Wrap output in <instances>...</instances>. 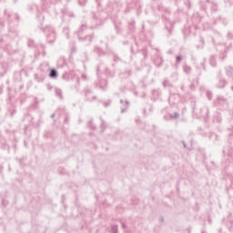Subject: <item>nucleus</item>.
<instances>
[{"instance_id":"obj_31","label":"nucleus","mask_w":233,"mask_h":233,"mask_svg":"<svg viewBox=\"0 0 233 233\" xmlns=\"http://www.w3.org/2000/svg\"><path fill=\"white\" fill-rule=\"evenodd\" d=\"M121 24H115L116 34H121Z\"/></svg>"},{"instance_id":"obj_5","label":"nucleus","mask_w":233,"mask_h":233,"mask_svg":"<svg viewBox=\"0 0 233 233\" xmlns=\"http://www.w3.org/2000/svg\"><path fill=\"white\" fill-rule=\"evenodd\" d=\"M162 19L165 20V27L167 30L169 35L172 34V30H174V22L170 21V18L162 15Z\"/></svg>"},{"instance_id":"obj_8","label":"nucleus","mask_w":233,"mask_h":233,"mask_svg":"<svg viewBox=\"0 0 233 233\" xmlns=\"http://www.w3.org/2000/svg\"><path fill=\"white\" fill-rule=\"evenodd\" d=\"M206 65H207V58H204L203 61L200 63V66H197L196 69L198 72V77H199V76H201V68H202V70H204V72H207Z\"/></svg>"},{"instance_id":"obj_25","label":"nucleus","mask_w":233,"mask_h":233,"mask_svg":"<svg viewBox=\"0 0 233 233\" xmlns=\"http://www.w3.org/2000/svg\"><path fill=\"white\" fill-rule=\"evenodd\" d=\"M183 71L185 72V74H190V72H192V67H190L187 65H185L183 66Z\"/></svg>"},{"instance_id":"obj_26","label":"nucleus","mask_w":233,"mask_h":233,"mask_svg":"<svg viewBox=\"0 0 233 233\" xmlns=\"http://www.w3.org/2000/svg\"><path fill=\"white\" fill-rule=\"evenodd\" d=\"M62 79L64 81H70V73L66 72L62 75Z\"/></svg>"},{"instance_id":"obj_63","label":"nucleus","mask_w":233,"mask_h":233,"mask_svg":"<svg viewBox=\"0 0 233 233\" xmlns=\"http://www.w3.org/2000/svg\"><path fill=\"white\" fill-rule=\"evenodd\" d=\"M0 26H5V22H0Z\"/></svg>"},{"instance_id":"obj_11","label":"nucleus","mask_w":233,"mask_h":233,"mask_svg":"<svg viewBox=\"0 0 233 233\" xmlns=\"http://www.w3.org/2000/svg\"><path fill=\"white\" fill-rule=\"evenodd\" d=\"M93 52H94V54H96V56H98V57H103V56H106V53L105 51H103V49L99 46H95Z\"/></svg>"},{"instance_id":"obj_7","label":"nucleus","mask_w":233,"mask_h":233,"mask_svg":"<svg viewBox=\"0 0 233 233\" xmlns=\"http://www.w3.org/2000/svg\"><path fill=\"white\" fill-rule=\"evenodd\" d=\"M202 19H203V16H201V15H199V13L193 14V15L191 17V21H192L193 25H199L201 23Z\"/></svg>"},{"instance_id":"obj_52","label":"nucleus","mask_w":233,"mask_h":233,"mask_svg":"<svg viewBox=\"0 0 233 233\" xmlns=\"http://www.w3.org/2000/svg\"><path fill=\"white\" fill-rule=\"evenodd\" d=\"M86 96H88V94H92V90L90 89H86Z\"/></svg>"},{"instance_id":"obj_39","label":"nucleus","mask_w":233,"mask_h":233,"mask_svg":"<svg viewBox=\"0 0 233 233\" xmlns=\"http://www.w3.org/2000/svg\"><path fill=\"white\" fill-rule=\"evenodd\" d=\"M27 46H29L30 48L34 47V40L29 39L27 43Z\"/></svg>"},{"instance_id":"obj_10","label":"nucleus","mask_w":233,"mask_h":233,"mask_svg":"<svg viewBox=\"0 0 233 233\" xmlns=\"http://www.w3.org/2000/svg\"><path fill=\"white\" fill-rule=\"evenodd\" d=\"M130 76H132V69H130V68L125 69L124 72L120 73V77H122V79H128V77H130Z\"/></svg>"},{"instance_id":"obj_1","label":"nucleus","mask_w":233,"mask_h":233,"mask_svg":"<svg viewBox=\"0 0 233 233\" xmlns=\"http://www.w3.org/2000/svg\"><path fill=\"white\" fill-rule=\"evenodd\" d=\"M92 18L93 22L91 25H89L90 30H96L97 26H101L106 21V13L105 12H97V13H92Z\"/></svg>"},{"instance_id":"obj_9","label":"nucleus","mask_w":233,"mask_h":233,"mask_svg":"<svg viewBox=\"0 0 233 233\" xmlns=\"http://www.w3.org/2000/svg\"><path fill=\"white\" fill-rule=\"evenodd\" d=\"M120 104L122 105L120 106L121 108V114H125L127 110H128V106L130 105V102L128 100L123 101V99H120Z\"/></svg>"},{"instance_id":"obj_54","label":"nucleus","mask_w":233,"mask_h":233,"mask_svg":"<svg viewBox=\"0 0 233 233\" xmlns=\"http://www.w3.org/2000/svg\"><path fill=\"white\" fill-rule=\"evenodd\" d=\"M167 85H168V80H164L163 81V86H167Z\"/></svg>"},{"instance_id":"obj_18","label":"nucleus","mask_w":233,"mask_h":233,"mask_svg":"<svg viewBox=\"0 0 233 233\" xmlns=\"http://www.w3.org/2000/svg\"><path fill=\"white\" fill-rule=\"evenodd\" d=\"M49 77H51V79H57V70L51 69L49 72Z\"/></svg>"},{"instance_id":"obj_27","label":"nucleus","mask_w":233,"mask_h":233,"mask_svg":"<svg viewBox=\"0 0 233 233\" xmlns=\"http://www.w3.org/2000/svg\"><path fill=\"white\" fill-rule=\"evenodd\" d=\"M209 65H210L211 66H216V65H218V63L216 62V57H215V56H211V57L209 58Z\"/></svg>"},{"instance_id":"obj_13","label":"nucleus","mask_w":233,"mask_h":233,"mask_svg":"<svg viewBox=\"0 0 233 233\" xmlns=\"http://www.w3.org/2000/svg\"><path fill=\"white\" fill-rule=\"evenodd\" d=\"M228 82L224 78H219L218 82L217 83L216 86L217 88L223 89L225 86H227Z\"/></svg>"},{"instance_id":"obj_50","label":"nucleus","mask_w":233,"mask_h":233,"mask_svg":"<svg viewBox=\"0 0 233 233\" xmlns=\"http://www.w3.org/2000/svg\"><path fill=\"white\" fill-rule=\"evenodd\" d=\"M39 46H40V48H42V50H43V52H44V56H45V54H46V53H45V48H46L45 45L40 44Z\"/></svg>"},{"instance_id":"obj_61","label":"nucleus","mask_w":233,"mask_h":233,"mask_svg":"<svg viewBox=\"0 0 233 233\" xmlns=\"http://www.w3.org/2000/svg\"><path fill=\"white\" fill-rule=\"evenodd\" d=\"M122 228H127V224L122 223Z\"/></svg>"},{"instance_id":"obj_44","label":"nucleus","mask_w":233,"mask_h":233,"mask_svg":"<svg viewBox=\"0 0 233 233\" xmlns=\"http://www.w3.org/2000/svg\"><path fill=\"white\" fill-rule=\"evenodd\" d=\"M89 127L90 128H92V130H96V126H94V124L92 123V120L89 121Z\"/></svg>"},{"instance_id":"obj_19","label":"nucleus","mask_w":233,"mask_h":233,"mask_svg":"<svg viewBox=\"0 0 233 233\" xmlns=\"http://www.w3.org/2000/svg\"><path fill=\"white\" fill-rule=\"evenodd\" d=\"M55 94L59 97V99H63V91L59 87L55 88Z\"/></svg>"},{"instance_id":"obj_48","label":"nucleus","mask_w":233,"mask_h":233,"mask_svg":"<svg viewBox=\"0 0 233 233\" xmlns=\"http://www.w3.org/2000/svg\"><path fill=\"white\" fill-rule=\"evenodd\" d=\"M176 61H177V65L181 63V56H177V58H176Z\"/></svg>"},{"instance_id":"obj_6","label":"nucleus","mask_w":233,"mask_h":233,"mask_svg":"<svg viewBox=\"0 0 233 233\" xmlns=\"http://www.w3.org/2000/svg\"><path fill=\"white\" fill-rule=\"evenodd\" d=\"M153 63L155 66H157V68L163 66L164 60H163V57L161 56V55L157 54L155 56V57L153 58Z\"/></svg>"},{"instance_id":"obj_46","label":"nucleus","mask_w":233,"mask_h":233,"mask_svg":"<svg viewBox=\"0 0 233 233\" xmlns=\"http://www.w3.org/2000/svg\"><path fill=\"white\" fill-rule=\"evenodd\" d=\"M76 46H73L71 47V54H76Z\"/></svg>"},{"instance_id":"obj_58","label":"nucleus","mask_w":233,"mask_h":233,"mask_svg":"<svg viewBox=\"0 0 233 233\" xmlns=\"http://www.w3.org/2000/svg\"><path fill=\"white\" fill-rule=\"evenodd\" d=\"M44 1L45 3H54V0H42Z\"/></svg>"},{"instance_id":"obj_62","label":"nucleus","mask_w":233,"mask_h":233,"mask_svg":"<svg viewBox=\"0 0 233 233\" xmlns=\"http://www.w3.org/2000/svg\"><path fill=\"white\" fill-rule=\"evenodd\" d=\"M55 117H56V113H53V114L51 115V118L54 119Z\"/></svg>"},{"instance_id":"obj_16","label":"nucleus","mask_w":233,"mask_h":233,"mask_svg":"<svg viewBox=\"0 0 233 233\" xmlns=\"http://www.w3.org/2000/svg\"><path fill=\"white\" fill-rule=\"evenodd\" d=\"M18 32H17V29H12V28H10L9 29V32H8V37L10 38V39H15V37H17V35H18Z\"/></svg>"},{"instance_id":"obj_4","label":"nucleus","mask_w":233,"mask_h":233,"mask_svg":"<svg viewBox=\"0 0 233 233\" xmlns=\"http://www.w3.org/2000/svg\"><path fill=\"white\" fill-rule=\"evenodd\" d=\"M213 105L214 106L224 108V106H228V99L223 96H218Z\"/></svg>"},{"instance_id":"obj_14","label":"nucleus","mask_w":233,"mask_h":233,"mask_svg":"<svg viewBox=\"0 0 233 233\" xmlns=\"http://www.w3.org/2000/svg\"><path fill=\"white\" fill-rule=\"evenodd\" d=\"M62 14L64 16H67V17H74V13L70 11V9H68V7H64L62 9Z\"/></svg>"},{"instance_id":"obj_35","label":"nucleus","mask_w":233,"mask_h":233,"mask_svg":"<svg viewBox=\"0 0 233 233\" xmlns=\"http://www.w3.org/2000/svg\"><path fill=\"white\" fill-rule=\"evenodd\" d=\"M206 96H207L208 101L212 100V91H207Z\"/></svg>"},{"instance_id":"obj_64","label":"nucleus","mask_w":233,"mask_h":233,"mask_svg":"<svg viewBox=\"0 0 233 233\" xmlns=\"http://www.w3.org/2000/svg\"><path fill=\"white\" fill-rule=\"evenodd\" d=\"M159 23V17H157V21L155 22V25H157Z\"/></svg>"},{"instance_id":"obj_34","label":"nucleus","mask_w":233,"mask_h":233,"mask_svg":"<svg viewBox=\"0 0 233 233\" xmlns=\"http://www.w3.org/2000/svg\"><path fill=\"white\" fill-rule=\"evenodd\" d=\"M179 117V114L175 112L174 114L170 115L171 119H177Z\"/></svg>"},{"instance_id":"obj_22","label":"nucleus","mask_w":233,"mask_h":233,"mask_svg":"<svg viewBox=\"0 0 233 233\" xmlns=\"http://www.w3.org/2000/svg\"><path fill=\"white\" fill-rule=\"evenodd\" d=\"M218 2L212 1L211 2V12H218Z\"/></svg>"},{"instance_id":"obj_60","label":"nucleus","mask_w":233,"mask_h":233,"mask_svg":"<svg viewBox=\"0 0 233 233\" xmlns=\"http://www.w3.org/2000/svg\"><path fill=\"white\" fill-rule=\"evenodd\" d=\"M96 1L97 3L98 6H100L101 5V0H96Z\"/></svg>"},{"instance_id":"obj_33","label":"nucleus","mask_w":233,"mask_h":233,"mask_svg":"<svg viewBox=\"0 0 233 233\" xmlns=\"http://www.w3.org/2000/svg\"><path fill=\"white\" fill-rule=\"evenodd\" d=\"M142 54L144 56V59H147L148 58V51L147 49H142Z\"/></svg>"},{"instance_id":"obj_21","label":"nucleus","mask_w":233,"mask_h":233,"mask_svg":"<svg viewBox=\"0 0 233 233\" xmlns=\"http://www.w3.org/2000/svg\"><path fill=\"white\" fill-rule=\"evenodd\" d=\"M119 61H121V58L117 55H114L113 56V64H112L113 68H116V64L119 63Z\"/></svg>"},{"instance_id":"obj_38","label":"nucleus","mask_w":233,"mask_h":233,"mask_svg":"<svg viewBox=\"0 0 233 233\" xmlns=\"http://www.w3.org/2000/svg\"><path fill=\"white\" fill-rule=\"evenodd\" d=\"M5 17H7L8 21H10V17H12V14L10 12H8V10H5Z\"/></svg>"},{"instance_id":"obj_3","label":"nucleus","mask_w":233,"mask_h":233,"mask_svg":"<svg viewBox=\"0 0 233 233\" xmlns=\"http://www.w3.org/2000/svg\"><path fill=\"white\" fill-rule=\"evenodd\" d=\"M48 63H44L40 65L41 73H36L35 75V80L37 83H43L45 81V77H46V74L45 73V68H48Z\"/></svg>"},{"instance_id":"obj_59","label":"nucleus","mask_w":233,"mask_h":233,"mask_svg":"<svg viewBox=\"0 0 233 233\" xmlns=\"http://www.w3.org/2000/svg\"><path fill=\"white\" fill-rule=\"evenodd\" d=\"M3 165H0V174H3Z\"/></svg>"},{"instance_id":"obj_15","label":"nucleus","mask_w":233,"mask_h":233,"mask_svg":"<svg viewBox=\"0 0 233 233\" xmlns=\"http://www.w3.org/2000/svg\"><path fill=\"white\" fill-rule=\"evenodd\" d=\"M153 99H159L161 97V89L157 88L152 91Z\"/></svg>"},{"instance_id":"obj_42","label":"nucleus","mask_w":233,"mask_h":233,"mask_svg":"<svg viewBox=\"0 0 233 233\" xmlns=\"http://www.w3.org/2000/svg\"><path fill=\"white\" fill-rule=\"evenodd\" d=\"M185 5H187L188 10H190V8H191L190 0H187V2H185Z\"/></svg>"},{"instance_id":"obj_47","label":"nucleus","mask_w":233,"mask_h":233,"mask_svg":"<svg viewBox=\"0 0 233 233\" xmlns=\"http://www.w3.org/2000/svg\"><path fill=\"white\" fill-rule=\"evenodd\" d=\"M80 81H81V78H79V76L76 77V82H77V86H76V90H79L78 86H79Z\"/></svg>"},{"instance_id":"obj_20","label":"nucleus","mask_w":233,"mask_h":233,"mask_svg":"<svg viewBox=\"0 0 233 233\" xmlns=\"http://www.w3.org/2000/svg\"><path fill=\"white\" fill-rule=\"evenodd\" d=\"M226 76H228V77L233 76V67L232 66L226 67Z\"/></svg>"},{"instance_id":"obj_30","label":"nucleus","mask_w":233,"mask_h":233,"mask_svg":"<svg viewBox=\"0 0 233 233\" xmlns=\"http://www.w3.org/2000/svg\"><path fill=\"white\" fill-rule=\"evenodd\" d=\"M44 137L46 139H48V138L52 137V131H46L45 134H44Z\"/></svg>"},{"instance_id":"obj_57","label":"nucleus","mask_w":233,"mask_h":233,"mask_svg":"<svg viewBox=\"0 0 233 233\" xmlns=\"http://www.w3.org/2000/svg\"><path fill=\"white\" fill-rule=\"evenodd\" d=\"M128 12H130V7H127L125 10V14H128Z\"/></svg>"},{"instance_id":"obj_28","label":"nucleus","mask_w":233,"mask_h":233,"mask_svg":"<svg viewBox=\"0 0 233 233\" xmlns=\"http://www.w3.org/2000/svg\"><path fill=\"white\" fill-rule=\"evenodd\" d=\"M92 39H94V34L86 35L85 38L82 39V41H89V43H92Z\"/></svg>"},{"instance_id":"obj_2","label":"nucleus","mask_w":233,"mask_h":233,"mask_svg":"<svg viewBox=\"0 0 233 233\" xmlns=\"http://www.w3.org/2000/svg\"><path fill=\"white\" fill-rule=\"evenodd\" d=\"M44 34L46 35L47 43H56V29L52 25H47L46 27L40 28Z\"/></svg>"},{"instance_id":"obj_17","label":"nucleus","mask_w":233,"mask_h":233,"mask_svg":"<svg viewBox=\"0 0 233 233\" xmlns=\"http://www.w3.org/2000/svg\"><path fill=\"white\" fill-rule=\"evenodd\" d=\"M98 85H99V88H101L102 90H106V86L108 85V82L106 81V79H99L98 80Z\"/></svg>"},{"instance_id":"obj_53","label":"nucleus","mask_w":233,"mask_h":233,"mask_svg":"<svg viewBox=\"0 0 233 233\" xmlns=\"http://www.w3.org/2000/svg\"><path fill=\"white\" fill-rule=\"evenodd\" d=\"M180 90H181L182 92H185V84H182V85H181Z\"/></svg>"},{"instance_id":"obj_41","label":"nucleus","mask_w":233,"mask_h":233,"mask_svg":"<svg viewBox=\"0 0 233 233\" xmlns=\"http://www.w3.org/2000/svg\"><path fill=\"white\" fill-rule=\"evenodd\" d=\"M189 88H190L191 90H196V85L194 84V82H192V83L190 84Z\"/></svg>"},{"instance_id":"obj_40","label":"nucleus","mask_w":233,"mask_h":233,"mask_svg":"<svg viewBox=\"0 0 233 233\" xmlns=\"http://www.w3.org/2000/svg\"><path fill=\"white\" fill-rule=\"evenodd\" d=\"M86 1L87 0H78V3L80 5V6H85V5H86Z\"/></svg>"},{"instance_id":"obj_29","label":"nucleus","mask_w":233,"mask_h":233,"mask_svg":"<svg viewBox=\"0 0 233 233\" xmlns=\"http://www.w3.org/2000/svg\"><path fill=\"white\" fill-rule=\"evenodd\" d=\"M64 34H66L67 39L70 37V29L68 27H64L63 29Z\"/></svg>"},{"instance_id":"obj_24","label":"nucleus","mask_w":233,"mask_h":233,"mask_svg":"<svg viewBox=\"0 0 233 233\" xmlns=\"http://www.w3.org/2000/svg\"><path fill=\"white\" fill-rule=\"evenodd\" d=\"M100 127L102 128L101 134H103V132H105V130H106V122H105V120L103 118H101Z\"/></svg>"},{"instance_id":"obj_56","label":"nucleus","mask_w":233,"mask_h":233,"mask_svg":"<svg viewBox=\"0 0 233 233\" xmlns=\"http://www.w3.org/2000/svg\"><path fill=\"white\" fill-rule=\"evenodd\" d=\"M225 3H229V5H233V0H226Z\"/></svg>"},{"instance_id":"obj_12","label":"nucleus","mask_w":233,"mask_h":233,"mask_svg":"<svg viewBox=\"0 0 233 233\" xmlns=\"http://www.w3.org/2000/svg\"><path fill=\"white\" fill-rule=\"evenodd\" d=\"M127 28L128 34H134V32H136V21L131 20L130 22H128Z\"/></svg>"},{"instance_id":"obj_32","label":"nucleus","mask_w":233,"mask_h":233,"mask_svg":"<svg viewBox=\"0 0 233 233\" xmlns=\"http://www.w3.org/2000/svg\"><path fill=\"white\" fill-rule=\"evenodd\" d=\"M111 232L112 233H119L118 228H117V225H113L111 227Z\"/></svg>"},{"instance_id":"obj_43","label":"nucleus","mask_w":233,"mask_h":233,"mask_svg":"<svg viewBox=\"0 0 233 233\" xmlns=\"http://www.w3.org/2000/svg\"><path fill=\"white\" fill-rule=\"evenodd\" d=\"M86 30V25H82L80 27V32H85Z\"/></svg>"},{"instance_id":"obj_36","label":"nucleus","mask_w":233,"mask_h":233,"mask_svg":"<svg viewBox=\"0 0 233 233\" xmlns=\"http://www.w3.org/2000/svg\"><path fill=\"white\" fill-rule=\"evenodd\" d=\"M215 119H216L217 123H221V121H222L221 115H220V114H218V115L215 116Z\"/></svg>"},{"instance_id":"obj_49","label":"nucleus","mask_w":233,"mask_h":233,"mask_svg":"<svg viewBox=\"0 0 233 233\" xmlns=\"http://www.w3.org/2000/svg\"><path fill=\"white\" fill-rule=\"evenodd\" d=\"M218 19L221 21V19L223 20V23H225V25H227L228 23V21L223 17H218Z\"/></svg>"},{"instance_id":"obj_37","label":"nucleus","mask_w":233,"mask_h":233,"mask_svg":"<svg viewBox=\"0 0 233 233\" xmlns=\"http://www.w3.org/2000/svg\"><path fill=\"white\" fill-rule=\"evenodd\" d=\"M158 10H163L165 14H170V8H161V6H158Z\"/></svg>"},{"instance_id":"obj_51","label":"nucleus","mask_w":233,"mask_h":233,"mask_svg":"<svg viewBox=\"0 0 233 233\" xmlns=\"http://www.w3.org/2000/svg\"><path fill=\"white\" fill-rule=\"evenodd\" d=\"M110 103H112V101L107 100V102L104 103V106L106 107V106H108L110 105Z\"/></svg>"},{"instance_id":"obj_45","label":"nucleus","mask_w":233,"mask_h":233,"mask_svg":"<svg viewBox=\"0 0 233 233\" xmlns=\"http://www.w3.org/2000/svg\"><path fill=\"white\" fill-rule=\"evenodd\" d=\"M69 121H70V117H69L68 116H66V118H65V120H64V123L66 125V124L69 123Z\"/></svg>"},{"instance_id":"obj_55","label":"nucleus","mask_w":233,"mask_h":233,"mask_svg":"<svg viewBox=\"0 0 233 233\" xmlns=\"http://www.w3.org/2000/svg\"><path fill=\"white\" fill-rule=\"evenodd\" d=\"M82 79H83L84 81H86V75L83 74V75H82Z\"/></svg>"},{"instance_id":"obj_23","label":"nucleus","mask_w":233,"mask_h":233,"mask_svg":"<svg viewBox=\"0 0 233 233\" xmlns=\"http://www.w3.org/2000/svg\"><path fill=\"white\" fill-rule=\"evenodd\" d=\"M228 157H230L228 159V161H229V163H231V161H233V148L232 147L228 148Z\"/></svg>"}]
</instances>
